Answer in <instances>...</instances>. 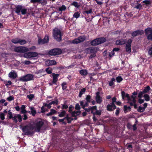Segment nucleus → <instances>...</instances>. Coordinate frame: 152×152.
Here are the masks:
<instances>
[{
  "instance_id": "obj_1",
  "label": "nucleus",
  "mask_w": 152,
  "mask_h": 152,
  "mask_svg": "<svg viewBox=\"0 0 152 152\" xmlns=\"http://www.w3.org/2000/svg\"><path fill=\"white\" fill-rule=\"evenodd\" d=\"M43 125V122L39 119H37L35 121L33 125H31V129L37 132L40 131L41 128Z\"/></svg>"
},
{
  "instance_id": "obj_2",
  "label": "nucleus",
  "mask_w": 152,
  "mask_h": 152,
  "mask_svg": "<svg viewBox=\"0 0 152 152\" xmlns=\"http://www.w3.org/2000/svg\"><path fill=\"white\" fill-rule=\"evenodd\" d=\"M53 36L56 40L60 41L61 39V34L60 30L58 28H56L53 30Z\"/></svg>"
},
{
  "instance_id": "obj_3",
  "label": "nucleus",
  "mask_w": 152,
  "mask_h": 152,
  "mask_svg": "<svg viewBox=\"0 0 152 152\" xmlns=\"http://www.w3.org/2000/svg\"><path fill=\"white\" fill-rule=\"evenodd\" d=\"M106 41V39L104 38H100L95 39L91 42V44L92 45H97L102 43Z\"/></svg>"
},
{
  "instance_id": "obj_4",
  "label": "nucleus",
  "mask_w": 152,
  "mask_h": 152,
  "mask_svg": "<svg viewBox=\"0 0 152 152\" xmlns=\"http://www.w3.org/2000/svg\"><path fill=\"white\" fill-rule=\"evenodd\" d=\"M40 54L35 52H30L25 53L23 55V57L27 58H33L37 57Z\"/></svg>"
},
{
  "instance_id": "obj_5",
  "label": "nucleus",
  "mask_w": 152,
  "mask_h": 152,
  "mask_svg": "<svg viewBox=\"0 0 152 152\" xmlns=\"http://www.w3.org/2000/svg\"><path fill=\"white\" fill-rule=\"evenodd\" d=\"M33 78V76L32 75L28 74L20 77L18 80L21 81L26 82L32 80Z\"/></svg>"
},
{
  "instance_id": "obj_6",
  "label": "nucleus",
  "mask_w": 152,
  "mask_h": 152,
  "mask_svg": "<svg viewBox=\"0 0 152 152\" xmlns=\"http://www.w3.org/2000/svg\"><path fill=\"white\" fill-rule=\"evenodd\" d=\"M14 51L17 53H24L28 51L29 49L25 47L19 46L15 48Z\"/></svg>"
},
{
  "instance_id": "obj_7",
  "label": "nucleus",
  "mask_w": 152,
  "mask_h": 152,
  "mask_svg": "<svg viewBox=\"0 0 152 152\" xmlns=\"http://www.w3.org/2000/svg\"><path fill=\"white\" fill-rule=\"evenodd\" d=\"M61 53V50L58 48H56L50 50L49 52L48 53L50 55L55 56L60 54Z\"/></svg>"
},
{
  "instance_id": "obj_8",
  "label": "nucleus",
  "mask_w": 152,
  "mask_h": 152,
  "mask_svg": "<svg viewBox=\"0 0 152 152\" xmlns=\"http://www.w3.org/2000/svg\"><path fill=\"white\" fill-rule=\"evenodd\" d=\"M86 37L85 36H81L77 38H76L73 40L72 42L73 44H77L84 41L86 39Z\"/></svg>"
},
{
  "instance_id": "obj_9",
  "label": "nucleus",
  "mask_w": 152,
  "mask_h": 152,
  "mask_svg": "<svg viewBox=\"0 0 152 152\" xmlns=\"http://www.w3.org/2000/svg\"><path fill=\"white\" fill-rule=\"evenodd\" d=\"M99 50V48L96 47H92L86 49V52L87 53H92L95 54Z\"/></svg>"
},
{
  "instance_id": "obj_10",
  "label": "nucleus",
  "mask_w": 152,
  "mask_h": 152,
  "mask_svg": "<svg viewBox=\"0 0 152 152\" xmlns=\"http://www.w3.org/2000/svg\"><path fill=\"white\" fill-rule=\"evenodd\" d=\"M145 31L148 39L152 40V28H148L145 30Z\"/></svg>"
},
{
  "instance_id": "obj_11",
  "label": "nucleus",
  "mask_w": 152,
  "mask_h": 152,
  "mask_svg": "<svg viewBox=\"0 0 152 152\" xmlns=\"http://www.w3.org/2000/svg\"><path fill=\"white\" fill-rule=\"evenodd\" d=\"M12 42L14 44L19 43L21 45L25 44L26 41L24 39H21L19 38H15L12 40Z\"/></svg>"
},
{
  "instance_id": "obj_12",
  "label": "nucleus",
  "mask_w": 152,
  "mask_h": 152,
  "mask_svg": "<svg viewBox=\"0 0 152 152\" xmlns=\"http://www.w3.org/2000/svg\"><path fill=\"white\" fill-rule=\"evenodd\" d=\"M132 41L131 39L128 40L126 46V50L128 53H129L131 51V44Z\"/></svg>"
},
{
  "instance_id": "obj_13",
  "label": "nucleus",
  "mask_w": 152,
  "mask_h": 152,
  "mask_svg": "<svg viewBox=\"0 0 152 152\" xmlns=\"http://www.w3.org/2000/svg\"><path fill=\"white\" fill-rule=\"evenodd\" d=\"M136 97L133 96H131V100H129L128 102L129 103L131 106H133L135 108L137 107V106L136 104V100H135Z\"/></svg>"
},
{
  "instance_id": "obj_14",
  "label": "nucleus",
  "mask_w": 152,
  "mask_h": 152,
  "mask_svg": "<svg viewBox=\"0 0 152 152\" xmlns=\"http://www.w3.org/2000/svg\"><path fill=\"white\" fill-rule=\"evenodd\" d=\"M91 110L92 113L94 115L95 114L96 115H99L101 114L100 110H96V106H94L91 108Z\"/></svg>"
},
{
  "instance_id": "obj_15",
  "label": "nucleus",
  "mask_w": 152,
  "mask_h": 152,
  "mask_svg": "<svg viewBox=\"0 0 152 152\" xmlns=\"http://www.w3.org/2000/svg\"><path fill=\"white\" fill-rule=\"evenodd\" d=\"M12 120L15 123H17L18 119L19 121L20 122L22 120V118L21 115L20 114H16L12 118Z\"/></svg>"
},
{
  "instance_id": "obj_16",
  "label": "nucleus",
  "mask_w": 152,
  "mask_h": 152,
  "mask_svg": "<svg viewBox=\"0 0 152 152\" xmlns=\"http://www.w3.org/2000/svg\"><path fill=\"white\" fill-rule=\"evenodd\" d=\"M144 31L142 30H138L133 32L132 35L133 37H135L138 35H141L143 34Z\"/></svg>"
},
{
  "instance_id": "obj_17",
  "label": "nucleus",
  "mask_w": 152,
  "mask_h": 152,
  "mask_svg": "<svg viewBox=\"0 0 152 152\" xmlns=\"http://www.w3.org/2000/svg\"><path fill=\"white\" fill-rule=\"evenodd\" d=\"M23 132L26 135H29L33 134V132H30L28 129V126H26L22 128Z\"/></svg>"
},
{
  "instance_id": "obj_18",
  "label": "nucleus",
  "mask_w": 152,
  "mask_h": 152,
  "mask_svg": "<svg viewBox=\"0 0 152 152\" xmlns=\"http://www.w3.org/2000/svg\"><path fill=\"white\" fill-rule=\"evenodd\" d=\"M9 77L10 78L15 79L17 76V73L14 71L10 72L8 75Z\"/></svg>"
},
{
  "instance_id": "obj_19",
  "label": "nucleus",
  "mask_w": 152,
  "mask_h": 152,
  "mask_svg": "<svg viewBox=\"0 0 152 152\" xmlns=\"http://www.w3.org/2000/svg\"><path fill=\"white\" fill-rule=\"evenodd\" d=\"M56 64V62L54 60H48L45 62V64L48 66L53 65Z\"/></svg>"
},
{
  "instance_id": "obj_20",
  "label": "nucleus",
  "mask_w": 152,
  "mask_h": 152,
  "mask_svg": "<svg viewBox=\"0 0 152 152\" xmlns=\"http://www.w3.org/2000/svg\"><path fill=\"white\" fill-rule=\"evenodd\" d=\"M99 92H96V101L97 103L99 104H100L102 101V99L99 95Z\"/></svg>"
},
{
  "instance_id": "obj_21",
  "label": "nucleus",
  "mask_w": 152,
  "mask_h": 152,
  "mask_svg": "<svg viewBox=\"0 0 152 152\" xmlns=\"http://www.w3.org/2000/svg\"><path fill=\"white\" fill-rule=\"evenodd\" d=\"M59 74L55 73L53 74V83L56 84V82L58 80V77L59 76Z\"/></svg>"
},
{
  "instance_id": "obj_22",
  "label": "nucleus",
  "mask_w": 152,
  "mask_h": 152,
  "mask_svg": "<svg viewBox=\"0 0 152 152\" xmlns=\"http://www.w3.org/2000/svg\"><path fill=\"white\" fill-rule=\"evenodd\" d=\"M121 95L122 98L123 99H124L125 97H126L128 102H129V100L130 101L132 99L131 97L130 98L129 96V94H125V92L124 91L121 92Z\"/></svg>"
},
{
  "instance_id": "obj_23",
  "label": "nucleus",
  "mask_w": 152,
  "mask_h": 152,
  "mask_svg": "<svg viewBox=\"0 0 152 152\" xmlns=\"http://www.w3.org/2000/svg\"><path fill=\"white\" fill-rule=\"evenodd\" d=\"M116 108V106L115 104H108L107 106V109L108 111H112Z\"/></svg>"
},
{
  "instance_id": "obj_24",
  "label": "nucleus",
  "mask_w": 152,
  "mask_h": 152,
  "mask_svg": "<svg viewBox=\"0 0 152 152\" xmlns=\"http://www.w3.org/2000/svg\"><path fill=\"white\" fill-rule=\"evenodd\" d=\"M126 42L125 39H121L118 40L116 41L115 43L117 45H122L124 44Z\"/></svg>"
},
{
  "instance_id": "obj_25",
  "label": "nucleus",
  "mask_w": 152,
  "mask_h": 152,
  "mask_svg": "<svg viewBox=\"0 0 152 152\" xmlns=\"http://www.w3.org/2000/svg\"><path fill=\"white\" fill-rule=\"evenodd\" d=\"M29 107L31 111V112L28 111V112L31 114L33 116H34L36 113V111L34 108L32 107Z\"/></svg>"
},
{
  "instance_id": "obj_26",
  "label": "nucleus",
  "mask_w": 152,
  "mask_h": 152,
  "mask_svg": "<svg viewBox=\"0 0 152 152\" xmlns=\"http://www.w3.org/2000/svg\"><path fill=\"white\" fill-rule=\"evenodd\" d=\"M88 102H86L85 101H81L80 102V105L83 108H84L88 105Z\"/></svg>"
},
{
  "instance_id": "obj_27",
  "label": "nucleus",
  "mask_w": 152,
  "mask_h": 152,
  "mask_svg": "<svg viewBox=\"0 0 152 152\" xmlns=\"http://www.w3.org/2000/svg\"><path fill=\"white\" fill-rule=\"evenodd\" d=\"M22 8V7L21 6L18 5L16 7V12L18 15H19Z\"/></svg>"
},
{
  "instance_id": "obj_28",
  "label": "nucleus",
  "mask_w": 152,
  "mask_h": 152,
  "mask_svg": "<svg viewBox=\"0 0 152 152\" xmlns=\"http://www.w3.org/2000/svg\"><path fill=\"white\" fill-rule=\"evenodd\" d=\"M79 72L82 75H86L88 74L87 71L86 69H82Z\"/></svg>"
},
{
  "instance_id": "obj_29",
  "label": "nucleus",
  "mask_w": 152,
  "mask_h": 152,
  "mask_svg": "<svg viewBox=\"0 0 152 152\" xmlns=\"http://www.w3.org/2000/svg\"><path fill=\"white\" fill-rule=\"evenodd\" d=\"M86 91V89L85 88H84L81 89V90L80 91L79 94V97H81L82 95Z\"/></svg>"
},
{
  "instance_id": "obj_30",
  "label": "nucleus",
  "mask_w": 152,
  "mask_h": 152,
  "mask_svg": "<svg viewBox=\"0 0 152 152\" xmlns=\"http://www.w3.org/2000/svg\"><path fill=\"white\" fill-rule=\"evenodd\" d=\"M26 106L24 105H22L21 107V112L22 113H26L27 112V111L25 109Z\"/></svg>"
},
{
  "instance_id": "obj_31",
  "label": "nucleus",
  "mask_w": 152,
  "mask_h": 152,
  "mask_svg": "<svg viewBox=\"0 0 152 152\" xmlns=\"http://www.w3.org/2000/svg\"><path fill=\"white\" fill-rule=\"evenodd\" d=\"M72 5L77 8H78L80 6V3L76 1H73L72 3Z\"/></svg>"
},
{
  "instance_id": "obj_32",
  "label": "nucleus",
  "mask_w": 152,
  "mask_h": 152,
  "mask_svg": "<svg viewBox=\"0 0 152 152\" xmlns=\"http://www.w3.org/2000/svg\"><path fill=\"white\" fill-rule=\"evenodd\" d=\"M80 113V111L79 110L74 111L72 112V115L74 116H76L79 115Z\"/></svg>"
},
{
  "instance_id": "obj_33",
  "label": "nucleus",
  "mask_w": 152,
  "mask_h": 152,
  "mask_svg": "<svg viewBox=\"0 0 152 152\" xmlns=\"http://www.w3.org/2000/svg\"><path fill=\"white\" fill-rule=\"evenodd\" d=\"M124 111L125 113L128 112L130 110L131 108L129 107H127V106L125 105L124 106Z\"/></svg>"
},
{
  "instance_id": "obj_34",
  "label": "nucleus",
  "mask_w": 152,
  "mask_h": 152,
  "mask_svg": "<svg viewBox=\"0 0 152 152\" xmlns=\"http://www.w3.org/2000/svg\"><path fill=\"white\" fill-rule=\"evenodd\" d=\"M80 13L79 12H75L73 15V17L77 18L79 17L80 16Z\"/></svg>"
},
{
  "instance_id": "obj_35",
  "label": "nucleus",
  "mask_w": 152,
  "mask_h": 152,
  "mask_svg": "<svg viewBox=\"0 0 152 152\" xmlns=\"http://www.w3.org/2000/svg\"><path fill=\"white\" fill-rule=\"evenodd\" d=\"M27 98L29 99L30 101L34 97V95L33 94H30L27 96Z\"/></svg>"
},
{
  "instance_id": "obj_36",
  "label": "nucleus",
  "mask_w": 152,
  "mask_h": 152,
  "mask_svg": "<svg viewBox=\"0 0 152 152\" xmlns=\"http://www.w3.org/2000/svg\"><path fill=\"white\" fill-rule=\"evenodd\" d=\"M7 117H8L10 119L12 118L13 117L12 116V113L10 110L8 111Z\"/></svg>"
},
{
  "instance_id": "obj_37",
  "label": "nucleus",
  "mask_w": 152,
  "mask_h": 152,
  "mask_svg": "<svg viewBox=\"0 0 152 152\" xmlns=\"http://www.w3.org/2000/svg\"><path fill=\"white\" fill-rule=\"evenodd\" d=\"M52 69L51 68H48L46 69L45 71L48 74H50L52 73Z\"/></svg>"
},
{
  "instance_id": "obj_38",
  "label": "nucleus",
  "mask_w": 152,
  "mask_h": 152,
  "mask_svg": "<svg viewBox=\"0 0 152 152\" xmlns=\"http://www.w3.org/2000/svg\"><path fill=\"white\" fill-rule=\"evenodd\" d=\"M4 83L7 87H8L9 86L11 85L12 84V82L10 80H9L7 82L5 81L4 82Z\"/></svg>"
},
{
  "instance_id": "obj_39",
  "label": "nucleus",
  "mask_w": 152,
  "mask_h": 152,
  "mask_svg": "<svg viewBox=\"0 0 152 152\" xmlns=\"http://www.w3.org/2000/svg\"><path fill=\"white\" fill-rule=\"evenodd\" d=\"M66 9V7L64 5H63L61 7H59L58 10L59 11H64Z\"/></svg>"
},
{
  "instance_id": "obj_40",
  "label": "nucleus",
  "mask_w": 152,
  "mask_h": 152,
  "mask_svg": "<svg viewBox=\"0 0 152 152\" xmlns=\"http://www.w3.org/2000/svg\"><path fill=\"white\" fill-rule=\"evenodd\" d=\"M142 2L145 3L146 5H148L151 4V1L149 0H145L143 1Z\"/></svg>"
},
{
  "instance_id": "obj_41",
  "label": "nucleus",
  "mask_w": 152,
  "mask_h": 152,
  "mask_svg": "<svg viewBox=\"0 0 152 152\" xmlns=\"http://www.w3.org/2000/svg\"><path fill=\"white\" fill-rule=\"evenodd\" d=\"M115 80V79L114 78H112L111 80L109 82V85L110 86H112L114 85V81Z\"/></svg>"
},
{
  "instance_id": "obj_42",
  "label": "nucleus",
  "mask_w": 152,
  "mask_h": 152,
  "mask_svg": "<svg viewBox=\"0 0 152 152\" xmlns=\"http://www.w3.org/2000/svg\"><path fill=\"white\" fill-rule=\"evenodd\" d=\"M65 119H66L67 121L68 122V123H70L71 122V121L72 120L73 118L71 117H69L68 116H67V117L65 118Z\"/></svg>"
},
{
  "instance_id": "obj_43",
  "label": "nucleus",
  "mask_w": 152,
  "mask_h": 152,
  "mask_svg": "<svg viewBox=\"0 0 152 152\" xmlns=\"http://www.w3.org/2000/svg\"><path fill=\"white\" fill-rule=\"evenodd\" d=\"M49 40V37L48 36H45L44 38L43 39V41H44L43 43H47Z\"/></svg>"
},
{
  "instance_id": "obj_44",
  "label": "nucleus",
  "mask_w": 152,
  "mask_h": 152,
  "mask_svg": "<svg viewBox=\"0 0 152 152\" xmlns=\"http://www.w3.org/2000/svg\"><path fill=\"white\" fill-rule=\"evenodd\" d=\"M118 83H120L123 80V78L121 76H118L116 77V79Z\"/></svg>"
},
{
  "instance_id": "obj_45",
  "label": "nucleus",
  "mask_w": 152,
  "mask_h": 152,
  "mask_svg": "<svg viewBox=\"0 0 152 152\" xmlns=\"http://www.w3.org/2000/svg\"><path fill=\"white\" fill-rule=\"evenodd\" d=\"M145 100L146 101H148L149 100L150 97L147 94H145L144 96Z\"/></svg>"
},
{
  "instance_id": "obj_46",
  "label": "nucleus",
  "mask_w": 152,
  "mask_h": 152,
  "mask_svg": "<svg viewBox=\"0 0 152 152\" xmlns=\"http://www.w3.org/2000/svg\"><path fill=\"white\" fill-rule=\"evenodd\" d=\"M150 89V88L149 86H148L145 88L143 91V93H145L148 92Z\"/></svg>"
},
{
  "instance_id": "obj_47",
  "label": "nucleus",
  "mask_w": 152,
  "mask_h": 152,
  "mask_svg": "<svg viewBox=\"0 0 152 152\" xmlns=\"http://www.w3.org/2000/svg\"><path fill=\"white\" fill-rule=\"evenodd\" d=\"M145 108L142 107H140L137 110L138 111L140 112H142L145 110Z\"/></svg>"
},
{
  "instance_id": "obj_48",
  "label": "nucleus",
  "mask_w": 152,
  "mask_h": 152,
  "mask_svg": "<svg viewBox=\"0 0 152 152\" xmlns=\"http://www.w3.org/2000/svg\"><path fill=\"white\" fill-rule=\"evenodd\" d=\"M92 12V9H90L88 10H86L84 12L83 14H90Z\"/></svg>"
},
{
  "instance_id": "obj_49",
  "label": "nucleus",
  "mask_w": 152,
  "mask_h": 152,
  "mask_svg": "<svg viewBox=\"0 0 152 152\" xmlns=\"http://www.w3.org/2000/svg\"><path fill=\"white\" fill-rule=\"evenodd\" d=\"M27 11V9L25 8H22L21 12L22 15H25Z\"/></svg>"
},
{
  "instance_id": "obj_50",
  "label": "nucleus",
  "mask_w": 152,
  "mask_h": 152,
  "mask_svg": "<svg viewBox=\"0 0 152 152\" xmlns=\"http://www.w3.org/2000/svg\"><path fill=\"white\" fill-rule=\"evenodd\" d=\"M41 0H31L30 2L33 3H42Z\"/></svg>"
},
{
  "instance_id": "obj_51",
  "label": "nucleus",
  "mask_w": 152,
  "mask_h": 152,
  "mask_svg": "<svg viewBox=\"0 0 152 152\" xmlns=\"http://www.w3.org/2000/svg\"><path fill=\"white\" fill-rule=\"evenodd\" d=\"M91 98V96L89 95H87L86 96V99L87 102H90V99Z\"/></svg>"
},
{
  "instance_id": "obj_52",
  "label": "nucleus",
  "mask_w": 152,
  "mask_h": 152,
  "mask_svg": "<svg viewBox=\"0 0 152 152\" xmlns=\"http://www.w3.org/2000/svg\"><path fill=\"white\" fill-rule=\"evenodd\" d=\"M5 115L4 113H0V118L2 120H4L5 119Z\"/></svg>"
},
{
  "instance_id": "obj_53",
  "label": "nucleus",
  "mask_w": 152,
  "mask_h": 152,
  "mask_svg": "<svg viewBox=\"0 0 152 152\" xmlns=\"http://www.w3.org/2000/svg\"><path fill=\"white\" fill-rule=\"evenodd\" d=\"M66 82H64L62 84V88L63 90H64L66 88Z\"/></svg>"
},
{
  "instance_id": "obj_54",
  "label": "nucleus",
  "mask_w": 152,
  "mask_h": 152,
  "mask_svg": "<svg viewBox=\"0 0 152 152\" xmlns=\"http://www.w3.org/2000/svg\"><path fill=\"white\" fill-rule=\"evenodd\" d=\"M65 111H63L59 115V116L60 117H63L65 115Z\"/></svg>"
},
{
  "instance_id": "obj_55",
  "label": "nucleus",
  "mask_w": 152,
  "mask_h": 152,
  "mask_svg": "<svg viewBox=\"0 0 152 152\" xmlns=\"http://www.w3.org/2000/svg\"><path fill=\"white\" fill-rule=\"evenodd\" d=\"M148 54L150 56H152V46L149 48L148 50Z\"/></svg>"
},
{
  "instance_id": "obj_56",
  "label": "nucleus",
  "mask_w": 152,
  "mask_h": 152,
  "mask_svg": "<svg viewBox=\"0 0 152 152\" xmlns=\"http://www.w3.org/2000/svg\"><path fill=\"white\" fill-rule=\"evenodd\" d=\"M50 103L51 105L54 104H57L58 103V101L57 99H56L54 101H52Z\"/></svg>"
},
{
  "instance_id": "obj_57",
  "label": "nucleus",
  "mask_w": 152,
  "mask_h": 152,
  "mask_svg": "<svg viewBox=\"0 0 152 152\" xmlns=\"http://www.w3.org/2000/svg\"><path fill=\"white\" fill-rule=\"evenodd\" d=\"M43 42H44V41H43V39H39L38 42L39 44H43L45 43H43Z\"/></svg>"
},
{
  "instance_id": "obj_58",
  "label": "nucleus",
  "mask_w": 152,
  "mask_h": 152,
  "mask_svg": "<svg viewBox=\"0 0 152 152\" xmlns=\"http://www.w3.org/2000/svg\"><path fill=\"white\" fill-rule=\"evenodd\" d=\"M114 52V51H113V50L112 51H111V52H110L109 53V56H110V57H111L113 56H114V55L115 54Z\"/></svg>"
},
{
  "instance_id": "obj_59",
  "label": "nucleus",
  "mask_w": 152,
  "mask_h": 152,
  "mask_svg": "<svg viewBox=\"0 0 152 152\" xmlns=\"http://www.w3.org/2000/svg\"><path fill=\"white\" fill-rule=\"evenodd\" d=\"M144 93H143V91H140L138 93V97L140 98H141L142 97L143 94Z\"/></svg>"
},
{
  "instance_id": "obj_60",
  "label": "nucleus",
  "mask_w": 152,
  "mask_h": 152,
  "mask_svg": "<svg viewBox=\"0 0 152 152\" xmlns=\"http://www.w3.org/2000/svg\"><path fill=\"white\" fill-rule=\"evenodd\" d=\"M135 7L137 9H140L142 7V6L140 4H139L137 6H136Z\"/></svg>"
},
{
  "instance_id": "obj_61",
  "label": "nucleus",
  "mask_w": 152,
  "mask_h": 152,
  "mask_svg": "<svg viewBox=\"0 0 152 152\" xmlns=\"http://www.w3.org/2000/svg\"><path fill=\"white\" fill-rule=\"evenodd\" d=\"M14 98L12 96H10L9 97L7 98V99L10 101L13 100Z\"/></svg>"
},
{
  "instance_id": "obj_62",
  "label": "nucleus",
  "mask_w": 152,
  "mask_h": 152,
  "mask_svg": "<svg viewBox=\"0 0 152 152\" xmlns=\"http://www.w3.org/2000/svg\"><path fill=\"white\" fill-rule=\"evenodd\" d=\"M116 98L114 97L112 99V104H114V102H116Z\"/></svg>"
},
{
  "instance_id": "obj_63",
  "label": "nucleus",
  "mask_w": 152,
  "mask_h": 152,
  "mask_svg": "<svg viewBox=\"0 0 152 152\" xmlns=\"http://www.w3.org/2000/svg\"><path fill=\"white\" fill-rule=\"evenodd\" d=\"M36 48L35 46H33L32 47H31V48H29V49L28 48V49H29V50H34L36 49Z\"/></svg>"
},
{
  "instance_id": "obj_64",
  "label": "nucleus",
  "mask_w": 152,
  "mask_h": 152,
  "mask_svg": "<svg viewBox=\"0 0 152 152\" xmlns=\"http://www.w3.org/2000/svg\"><path fill=\"white\" fill-rule=\"evenodd\" d=\"M41 112L42 113H43L45 112L46 111V110H47L45 108L44 106H42L41 107Z\"/></svg>"
}]
</instances>
